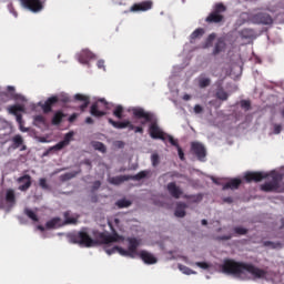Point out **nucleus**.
I'll return each instance as SVG.
<instances>
[{"mask_svg":"<svg viewBox=\"0 0 284 284\" xmlns=\"http://www.w3.org/2000/svg\"><path fill=\"white\" fill-rule=\"evenodd\" d=\"M222 272L242 281H250V275L247 274H251L254 278H265L267 276V271L258 268L252 263L236 262L234 260H225L222 265Z\"/></svg>","mask_w":284,"mask_h":284,"instance_id":"obj_1","label":"nucleus"},{"mask_svg":"<svg viewBox=\"0 0 284 284\" xmlns=\"http://www.w3.org/2000/svg\"><path fill=\"white\" fill-rule=\"evenodd\" d=\"M132 114L135 119H144L142 122L143 125L145 123H151L149 126V134L151 139H160L161 141H168V135L163 130H161V126H159V123L152 122V119L154 115L150 112H146L143 108H133Z\"/></svg>","mask_w":284,"mask_h":284,"instance_id":"obj_2","label":"nucleus"},{"mask_svg":"<svg viewBox=\"0 0 284 284\" xmlns=\"http://www.w3.org/2000/svg\"><path fill=\"white\" fill-rule=\"evenodd\" d=\"M129 246L128 250H124L120 246H113L112 248H106L105 252L111 256V254H115V252H119L121 256H128L129 258H136L139 256V246L141 245V240L136 237H128L126 239Z\"/></svg>","mask_w":284,"mask_h":284,"instance_id":"obj_3","label":"nucleus"},{"mask_svg":"<svg viewBox=\"0 0 284 284\" xmlns=\"http://www.w3.org/2000/svg\"><path fill=\"white\" fill-rule=\"evenodd\" d=\"M68 239L73 245H80V247H92V245H97V241H94L85 230L71 233Z\"/></svg>","mask_w":284,"mask_h":284,"instance_id":"obj_4","label":"nucleus"},{"mask_svg":"<svg viewBox=\"0 0 284 284\" xmlns=\"http://www.w3.org/2000/svg\"><path fill=\"white\" fill-rule=\"evenodd\" d=\"M227 10V7L223 4L222 2L216 3L213 8V11L205 18L206 23H222V21L225 19L223 16V12Z\"/></svg>","mask_w":284,"mask_h":284,"instance_id":"obj_5","label":"nucleus"},{"mask_svg":"<svg viewBox=\"0 0 284 284\" xmlns=\"http://www.w3.org/2000/svg\"><path fill=\"white\" fill-rule=\"evenodd\" d=\"M105 110H110V103L108 102V100L102 98L91 105L90 114H92V116L101 119V116H105V114H108Z\"/></svg>","mask_w":284,"mask_h":284,"instance_id":"obj_6","label":"nucleus"},{"mask_svg":"<svg viewBox=\"0 0 284 284\" xmlns=\"http://www.w3.org/2000/svg\"><path fill=\"white\" fill-rule=\"evenodd\" d=\"M270 176L272 180L261 185L262 192H276L283 181V175L281 173H271Z\"/></svg>","mask_w":284,"mask_h":284,"instance_id":"obj_7","label":"nucleus"},{"mask_svg":"<svg viewBox=\"0 0 284 284\" xmlns=\"http://www.w3.org/2000/svg\"><path fill=\"white\" fill-rule=\"evenodd\" d=\"M70 103V97L62 94L60 97L53 95L51 98H48V100L42 104V111L44 114H50L52 112V106L55 105V103Z\"/></svg>","mask_w":284,"mask_h":284,"instance_id":"obj_8","label":"nucleus"},{"mask_svg":"<svg viewBox=\"0 0 284 284\" xmlns=\"http://www.w3.org/2000/svg\"><path fill=\"white\" fill-rule=\"evenodd\" d=\"M22 8L30 10V12H41L43 10V1L41 0H20Z\"/></svg>","mask_w":284,"mask_h":284,"instance_id":"obj_9","label":"nucleus"},{"mask_svg":"<svg viewBox=\"0 0 284 284\" xmlns=\"http://www.w3.org/2000/svg\"><path fill=\"white\" fill-rule=\"evenodd\" d=\"M252 21L258 26H272V23H274V18H272L270 13L258 12L253 16Z\"/></svg>","mask_w":284,"mask_h":284,"instance_id":"obj_10","label":"nucleus"},{"mask_svg":"<svg viewBox=\"0 0 284 284\" xmlns=\"http://www.w3.org/2000/svg\"><path fill=\"white\" fill-rule=\"evenodd\" d=\"M154 8V2L152 0H144L142 2L134 3L130 7V12H148Z\"/></svg>","mask_w":284,"mask_h":284,"instance_id":"obj_11","label":"nucleus"},{"mask_svg":"<svg viewBox=\"0 0 284 284\" xmlns=\"http://www.w3.org/2000/svg\"><path fill=\"white\" fill-rule=\"evenodd\" d=\"M270 174L265 172H246L244 179L246 183H261L263 179H267Z\"/></svg>","mask_w":284,"mask_h":284,"instance_id":"obj_12","label":"nucleus"},{"mask_svg":"<svg viewBox=\"0 0 284 284\" xmlns=\"http://www.w3.org/2000/svg\"><path fill=\"white\" fill-rule=\"evenodd\" d=\"M191 150L193 154H195V156L199 159V161H204L205 156H207V151L201 142H193L191 144Z\"/></svg>","mask_w":284,"mask_h":284,"instance_id":"obj_13","label":"nucleus"},{"mask_svg":"<svg viewBox=\"0 0 284 284\" xmlns=\"http://www.w3.org/2000/svg\"><path fill=\"white\" fill-rule=\"evenodd\" d=\"M108 123H110V125L115 130H125V128L130 131L134 130V124H132L130 120L114 121L112 118H109Z\"/></svg>","mask_w":284,"mask_h":284,"instance_id":"obj_14","label":"nucleus"},{"mask_svg":"<svg viewBox=\"0 0 284 284\" xmlns=\"http://www.w3.org/2000/svg\"><path fill=\"white\" fill-rule=\"evenodd\" d=\"M17 183H19L18 190H20V192H28V190L32 187V176L29 174L22 175L18 178Z\"/></svg>","mask_w":284,"mask_h":284,"instance_id":"obj_15","label":"nucleus"},{"mask_svg":"<svg viewBox=\"0 0 284 284\" xmlns=\"http://www.w3.org/2000/svg\"><path fill=\"white\" fill-rule=\"evenodd\" d=\"M97 55L92 53V51L88 49H83L79 54H78V60L79 63H82L83 65H88L92 59H95Z\"/></svg>","mask_w":284,"mask_h":284,"instance_id":"obj_16","label":"nucleus"},{"mask_svg":"<svg viewBox=\"0 0 284 284\" xmlns=\"http://www.w3.org/2000/svg\"><path fill=\"white\" fill-rule=\"evenodd\" d=\"M138 256L145 263L146 265H154L158 263V258L154 256V254L148 252V251H141Z\"/></svg>","mask_w":284,"mask_h":284,"instance_id":"obj_17","label":"nucleus"},{"mask_svg":"<svg viewBox=\"0 0 284 284\" xmlns=\"http://www.w3.org/2000/svg\"><path fill=\"white\" fill-rule=\"evenodd\" d=\"M166 190L171 194V196H173V199H181V196L183 195V191L181 190V187L176 186L175 182L169 183Z\"/></svg>","mask_w":284,"mask_h":284,"instance_id":"obj_18","label":"nucleus"},{"mask_svg":"<svg viewBox=\"0 0 284 284\" xmlns=\"http://www.w3.org/2000/svg\"><path fill=\"white\" fill-rule=\"evenodd\" d=\"M75 101H80L82 104L79 106L81 112H85V109L90 105V97L78 93L74 95Z\"/></svg>","mask_w":284,"mask_h":284,"instance_id":"obj_19","label":"nucleus"},{"mask_svg":"<svg viewBox=\"0 0 284 284\" xmlns=\"http://www.w3.org/2000/svg\"><path fill=\"white\" fill-rule=\"evenodd\" d=\"M98 239L101 243H103V245H110V243H116V235L99 233Z\"/></svg>","mask_w":284,"mask_h":284,"instance_id":"obj_20","label":"nucleus"},{"mask_svg":"<svg viewBox=\"0 0 284 284\" xmlns=\"http://www.w3.org/2000/svg\"><path fill=\"white\" fill-rule=\"evenodd\" d=\"M168 141L173 145V148H176L180 160L185 161V153H183V149L179 145V140H174L172 135H168Z\"/></svg>","mask_w":284,"mask_h":284,"instance_id":"obj_21","label":"nucleus"},{"mask_svg":"<svg viewBox=\"0 0 284 284\" xmlns=\"http://www.w3.org/2000/svg\"><path fill=\"white\" fill-rule=\"evenodd\" d=\"M6 203L10 205L11 207H14L17 205V194L14 193V190L8 189L6 192Z\"/></svg>","mask_w":284,"mask_h":284,"instance_id":"obj_22","label":"nucleus"},{"mask_svg":"<svg viewBox=\"0 0 284 284\" xmlns=\"http://www.w3.org/2000/svg\"><path fill=\"white\" fill-rule=\"evenodd\" d=\"M125 181H130V175H118L109 178L108 180L111 185H121V183H125Z\"/></svg>","mask_w":284,"mask_h":284,"instance_id":"obj_23","label":"nucleus"},{"mask_svg":"<svg viewBox=\"0 0 284 284\" xmlns=\"http://www.w3.org/2000/svg\"><path fill=\"white\" fill-rule=\"evenodd\" d=\"M225 48H226L225 40H223V38H220L213 49V52H212L213 57H216V54H221V52H224Z\"/></svg>","mask_w":284,"mask_h":284,"instance_id":"obj_24","label":"nucleus"},{"mask_svg":"<svg viewBox=\"0 0 284 284\" xmlns=\"http://www.w3.org/2000/svg\"><path fill=\"white\" fill-rule=\"evenodd\" d=\"M241 179H233L223 185V190H239L241 187Z\"/></svg>","mask_w":284,"mask_h":284,"instance_id":"obj_25","label":"nucleus"},{"mask_svg":"<svg viewBox=\"0 0 284 284\" xmlns=\"http://www.w3.org/2000/svg\"><path fill=\"white\" fill-rule=\"evenodd\" d=\"M187 207L186 203H179L175 207V216L178 219H183L185 216V209Z\"/></svg>","mask_w":284,"mask_h":284,"instance_id":"obj_26","label":"nucleus"},{"mask_svg":"<svg viewBox=\"0 0 284 284\" xmlns=\"http://www.w3.org/2000/svg\"><path fill=\"white\" fill-rule=\"evenodd\" d=\"M63 119H65L63 111H57L51 120V123L52 125H61Z\"/></svg>","mask_w":284,"mask_h":284,"instance_id":"obj_27","label":"nucleus"},{"mask_svg":"<svg viewBox=\"0 0 284 284\" xmlns=\"http://www.w3.org/2000/svg\"><path fill=\"white\" fill-rule=\"evenodd\" d=\"M215 97L220 101H227V99H230V94L226 93V91H225V89H223V87H219L216 89Z\"/></svg>","mask_w":284,"mask_h":284,"instance_id":"obj_28","label":"nucleus"},{"mask_svg":"<svg viewBox=\"0 0 284 284\" xmlns=\"http://www.w3.org/2000/svg\"><path fill=\"white\" fill-rule=\"evenodd\" d=\"M8 111L10 114H13L14 116H17V114H20L19 112H26V106L21 104H14V105L8 106Z\"/></svg>","mask_w":284,"mask_h":284,"instance_id":"obj_29","label":"nucleus"},{"mask_svg":"<svg viewBox=\"0 0 284 284\" xmlns=\"http://www.w3.org/2000/svg\"><path fill=\"white\" fill-rule=\"evenodd\" d=\"M48 230H54V227H61V217H53L45 223Z\"/></svg>","mask_w":284,"mask_h":284,"instance_id":"obj_30","label":"nucleus"},{"mask_svg":"<svg viewBox=\"0 0 284 284\" xmlns=\"http://www.w3.org/2000/svg\"><path fill=\"white\" fill-rule=\"evenodd\" d=\"M150 171H141L135 175H129V181H142V179H146Z\"/></svg>","mask_w":284,"mask_h":284,"instance_id":"obj_31","label":"nucleus"},{"mask_svg":"<svg viewBox=\"0 0 284 284\" xmlns=\"http://www.w3.org/2000/svg\"><path fill=\"white\" fill-rule=\"evenodd\" d=\"M64 223L63 225H77L78 220L75 217L70 216V211L64 212Z\"/></svg>","mask_w":284,"mask_h":284,"instance_id":"obj_32","label":"nucleus"},{"mask_svg":"<svg viewBox=\"0 0 284 284\" xmlns=\"http://www.w3.org/2000/svg\"><path fill=\"white\" fill-rule=\"evenodd\" d=\"M21 145H23V136H21L20 134H17L12 138V148L13 150H17L19 148H21Z\"/></svg>","mask_w":284,"mask_h":284,"instance_id":"obj_33","label":"nucleus"},{"mask_svg":"<svg viewBox=\"0 0 284 284\" xmlns=\"http://www.w3.org/2000/svg\"><path fill=\"white\" fill-rule=\"evenodd\" d=\"M115 205L116 207H119V210H123L125 207H130V205H132V201L126 199H121L115 202Z\"/></svg>","mask_w":284,"mask_h":284,"instance_id":"obj_34","label":"nucleus"},{"mask_svg":"<svg viewBox=\"0 0 284 284\" xmlns=\"http://www.w3.org/2000/svg\"><path fill=\"white\" fill-rule=\"evenodd\" d=\"M204 34H205V29H203V28L195 29L191 33V41H194L196 39H201V37H203Z\"/></svg>","mask_w":284,"mask_h":284,"instance_id":"obj_35","label":"nucleus"},{"mask_svg":"<svg viewBox=\"0 0 284 284\" xmlns=\"http://www.w3.org/2000/svg\"><path fill=\"white\" fill-rule=\"evenodd\" d=\"M68 146V144L62 140L59 143H57L55 145H53L52 148H50L45 153L44 156H48V154H50V152H52V150L59 151V150H63V148Z\"/></svg>","mask_w":284,"mask_h":284,"instance_id":"obj_36","label":"nucleus"},{"mask_svg":"<svg viewBox=\"0 0 284 284\" xmlns=\"http://www.w3.org/2000/svg\"><path fill=\"white\" fill-rule=\"evenodd\" d=\"M24 214L28 216V219H31V221H34V223L39 222V216H37V213L30 209H24Z\"/></svg>","mask_w":284,"mask_h":284,"instance_id":"obj_37","label":"nucleus"},{"mask_svg":"<svg viewBox=\"0 0 284 284\" xmlns=\"http://www.w3.org/2000/svg\"><path fill=\"white\" fill-rule=\"evenodd\" d=\"M210 83H212V80L210 78H205V77L199 78V87L200 88H207V87H210Z\"/></svg>","mask_w":284,"mask_h":284,"instance_id":"obj_38","label":"nucleus"},{"mask_svg":"<svg viewBox=\"0 0 284 284\" xmlns=\"http://www.w3.org/2000/svg\"><path fill=\"white\" fill-rule=\"evenodd\" d=\"M94 150H98V152H102V154H105L108 152V149L105 148V144L103 142H93Z\"/></svg>","mask_w":284,"mask_h":284,"instance_id":"obj_39","label":"nucleus"},{"mask_svg":"<svg viewBox=\"0 0 284 284\" xmlns=\"http://www.w3.org/2000/svg\"><path fill=\"white\" fill-rule=\"evenodd\" d=\"M184 199H189L192 203H201V201H203V194L185 195Z\"/></svg>","mask_w":284,"mask_h":284,"instance_id":"obj_40","label":"nucleus"},{"mask_svg":"<svg viewBox=\"0 0 284 284\" xmlns=\"http://www.w3.org/2000/svg\"><path fill=\"white\" fill-rule=\"evenodd\" d=\"M16 121L21 132H28V128L23 126V115H21V113L16 115Z\"/></svg>","mask_w":284,"mask_h":284,"instance_id":"obj_41","label":"nucleus"},{"mask_svg":"<svg viewBox=\"0 0 284 284\" xmlns=\"http://www.w3.org/2000/svg\"><path fill=\"white\" fill-rule=\"evenodd\" d=\"M78 174H81V170L65 173L62 175V179L63 181H70L71 179H74Z\"/></svg>","mask_w":284,"mask_h":284,"instance_id":"obj_42","label":"nucleus"},{"mask_svg":"<svg viewBox=\"0 0 284 284\" xmlns=\"http://www.w3.org/2000/svg\"><path fill=\"white\" fill-rule=\"evenodd\" d=\"M241 37L242 39H252V37H254V31L251 29H243L241 31Z\"/></svg>","mask_w":284,"mask_h":284,"instance_id":"obj_43","label":"nucleus"},{"mask_svg":"<svg viewBox=\"0 0 284 284\" xmlns=\"http://www.w3.org/2000/svg\"><path fill=\"white\" fill-rule=\"evenodd\" d=\"M179 270L182 274H186L187 276H190V274H196V272L192 271L190 267L183 264H179Z\"/></svg>","mask_w":284,"mask_h":284,"instance_id":"obj_44","label":"nucleus"},{"mask_svg":"<svg viewBox=\"0 0 284 284\" xmlns=\"http://www.w3.org/2000/svg\"><path fill=\"white\" fill-rule=\"evenodd\" d=\"M113 116L116 119H123V108L121 105H116L113 110Z\"/></svg>","mask_w":284,"mask_h":284,"instance_id":"obj_45","label":"nucleus"},{"mask_svg":"<svg viewBox=\"0 0 284 284\" xmlns=\"http://www.w3.org/2000/svg\"><path fill=\"white\" fill-rule=\"evenodd\" d=\"M233 230L237 236H245V234H247V229L243 226H235Z\"/></svg>","mask_w":284,"mask_h":284,"instance_id":"obj_46","label":"nucleus"},{"mask_svg":"<svg viewBox=\"0 0 284 284\" xmlns=\"http://www.w3.org/2000/svg\"><path fill=\"white\" fill-rule=\"evenodd\" d=\"M240 105L243 110H245L246 112L250 111L252 109V102H250V100H242L240 102Z\"/></svg>","mask_w":284,"mask_h":284,"instance_id":"obj_47","label":"nucleus"},{"mask_svg":"<svg viewBox=\"0 0 284 284\" xmlns=\"http://www.w3.org/2000/svg\"><path fill=\"white\" fill-rule=\"evenodd\" d=\"M264 246L272 247V250H276L277 247H282V244H281V242L274 243L272 241H265Z\"/></svg>","mask_w":284,"mask_h":284,"instance_id":"obj_48","label":"nucleus"},{"mask_svg":"<svg viewBox=\"0 0 284 284\" xmlns=\"http://www.w3.org/2000/svg\"><path fill=\"white\" fill-rule=\"evenodd\" d=\"M151 163H152L153 168H156V165H159L161 163V158H159L158 153H153L151 155Z\"/></svg>","mask_w":284,"mask_h":284,"instance_id":"obj_49","label":"nucleus"},{"mask_svg":"<svg viewBox=\"0 0 284 284\" xmlns=\"http://www.w3.org/2000/svg\"><path fill=\"white\" fill-rule=\"evenodd\" d=\"M39 185L42 190H50V185H48V180H45V178L39 180Z\"/></svg>","mask_w":284,"mask_h":284,"instance_id":"obj_50","label":"nucleus"},{"mask_svg":"<svg viewBox=\"0 0 284 284\" xmlns=\"http://www.w3.org/2000/svg\"><path fill=\"white\" fill-rule=\"evenodd\" d=\"M214 39H216V34L211 33L206 39L205 48H210V45H212V42L214 41Z\"/></svg>","mask_w":284,"mask_h":284,"instance_id":"obj_51","label":"nucleus"},{"mask_svg":"<svg viewBox=\"0 0 284 284\" xmlns=\"http://www.w3.org/2000/svg\"><path fill=\"white\" fill-rule=\"evenodd\" d=\"M72 136H74V132H69L64 135V139L62 140L67 145H70V141H72Z\"/></svg>","mask_w":284,"mask_h":284,"instance_id":"obj_52","label":"nucleus"},{"mask_svg":"<svg viewBox=\"0 0 284 284\" xmlns=\"http://www.w3.org/2000/svg\"><path fill=\"white\" fill-rule=\"evenodd\" d=\"M34 123H40L41 125H45V118L43 115H36Z\"/></svg>","mask_w":284,"mask_h":284,"instance_id":"obj_53","label":"nucleus"},{"mask_svg":"<svg viewBox=\"0 0 284 284\" xmlns=\"http://www.w3.org/2000/svg\"><path fill=\"white\" fill-rule=\"evenodd\" d=\"M195 265L201 267V270H210V264H207V262H196Z\"/></svg>","mask_w":284,"mask_h":284,"instance_id":"obj_54","label":"nucleus"},{"mask_svg":"<svg viewBox=\"0 0 284 284\" xmlns=\"http://www.w3.org/2000/svg\"><path fill=\"white\" fill-rule=\"evenodd\" d=\"M273 134H278L280 132H283V125L281 124H274Z\"/></svg>","mask_w":284,"mask_h":284,"instance_id":"obj_55","label":"nucleus"},{"mask_svg":"<svg viewBox=\"0 0 284 284\" xmlns=\"http://www.w3.org/2000/svg\"><path fill=\"white\" fill-rule=\"evenodd\" d=\"M79 118V113H73L69 116V123H74Z\"/></svg>","mask_w":284,"mask_h":284,"instance_id":"obj_56","label":"nucleus"},{"mask_svg":"<svg viewBox=\"0 0 284 284\" xmlns=\"http://www.w3.org/2000/svg\"><path fill=\"white\" fill-rule=\"evenodd\" d=\"M231 239L232 235H222L216 237L217 241H230Z\"/></svg>","mask_w":284,"mask_h":284,"instance_id":"obj_57","label":"nucleus"},{"mask_svg":"<svg viewBox=\"0 0 284 284\" xmlns=\"http://www.w3.org/2000/svg\"><path fill=\"white\" fill-rule=\"evenodd\" d=\"M194 112L195 114H201L203 112V106H201L200 104H196L194 106Z\"/></svg>","mask_w":284,"mask_h":284,"instance_id":"obj_58","label":"nucleus"},{"mask_svg":"<svg viewBox=\"0 0 284 284\" xmlns=\"http://www.w3.org/2000/svg\"><path fill=\"white\" fill-rule=\"evenodd\" d=\"M97 65L100 70H105V61L99 60Z\"/></svg>","mask_w":284,"mask_h":284,"instance_id":"obj_59","label":"nucleus"},{"mask_svg":"<svg viewBox=\"0 0 284 284\" xmlns=\"http://www.w3.org/2000/svg\"><path fill=\"white\" fill-rule=\"evenodd\" d=\"M99 187H101V181L93 182V185H92L93 192H95V190H99Z\"/></svg>","mask_w":284,"mask_h":284,"instance_id":"obj_60","label":"nucleus"},{"mask_svg":"<svg viewBox=\"0 0 284 284\" xmlns=\"http://www.w3.org/2000/svg\"><path fill=\"white\" fill-rule=\"evenodd\" d=\"M135 134H143V129L141 126H134Z\"/></svg>","mask_w":284,"mask_h":284,"instance_id":"obj_61","label":"nucleus"},{"mask_svg":"<svg viewBox=\"0 0 284 284\" xmlns=\"http://www.w3.org/2000/svg\"><path fill=\"white\" fill-rule=\"evenodd\" d=\"M85 123H87L88 125H92V123H94V120H93L92 118L88 116V118L85 119Z\"/></svg>","mask_w":284,"mask_h":284,"instance_id":"obj_62","label":"nucleus"},{"mask_svg":"<svg viewBox=\"0 0 284 284\" xmlns=\"http://www.w3.org/2000/svg\"><path fill=\"white\" fill-rule=\"evenodd\" d=\"M183 99H184V101H190V99H192V97L190 94H184Z\"/></svg>","mask_w":284,"mask_h":284,"instance_id":"obj_63","label":"nucleus"},{"mask_svg":"<svg viewBox=\"0 0 284 284\" xmlns=\"http://www.w3.org/2000/svg\"><path fill=\"white\" fill-rule=\"evenodd\" d=\"M7 90H8V92H14V87L9 85V88H7Z\"/></svg>","mask_w":284,"mask_h":284,"instance_id":"obj_64","label":"nucleus"}]
</instances>
